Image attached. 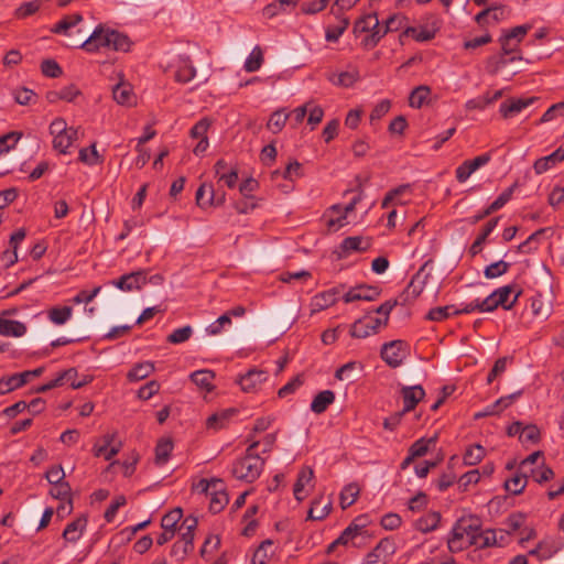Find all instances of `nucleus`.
Masks as SVG:
<instances>
[{"label":"nucleus","instance_id":"1","mask_svg":"<svg viewBox=\"0 0 564 564\" xmlns=\"http://www.w3.org/2000/svg\"><path fill=\"white\" fill-rule=\"evenodd\" d=\"M69 45L83 48L87 52H96L100 47L111 48L113 51L120 52H128L131 46V41L128 37V35L121 32L98 26L86 41L82 43L74 41Z\"/></svg>","mask_w":564,"mask_h":564},{"label":"nucleus","instance_id":"2","mask_svg":"<svg viewBox=\"0 0 564 564\" xmlns=\"http://www.w3.org/2000/svg\"><path fill=\"white\" fill-rule=\"evenodd\" d=\"M531 24H523L518 25L509 31L503 32V34L499 39V43L501 45V54L498 58H490L488 61V72L490 74H497L502 67H505L507 64L513 62V61H521V55H513L511 57H508L511 55V41H516L517 44H520L524 36L528 34V32L531 30Z\"/></svg>","mask_w":564,"mask_h":564},{"label":"nucleus","instance_id":"3","mask_svg":"<svg viewBox=\"0 0 564 564\" xmlns=\"http://www.w3.org/2000/svg\"><path fill=\"white\" fill-rule=\"evenodd\" d=\"M259 441H253L246 449L243 457L237 459L232 465V475L246 482H253L257 480L264 466V459L256 453L259 446Z\"/></svg>","mask_w":564,"mask_h":564},{"label":"nucleus","instance_id":"4","mask_svg":"<svg viewBox=\"0 0 564 564\" xmlns=\"http://www.w3.org/2000/svg\"><path fill=\"white\" fill-rule=\"evenodd\" d=\"M367 523V516L357 517L336 539V543H340L341 545L351 544L355 547H360L365 544L366 539L369 538L366 529Z\"/></svg>","mask_w":564,"mask_h":564},{"label":"nucleus","instance_id":"5","mask_svg":"<svg viewBox=\"0 0 564 564\" xmlns=\"http://www.w3.org/2000/svg\"><path fill=\"white\" fill-rule=\"evenodd\" d=\"M386 326L387 318H376L367 315L351 324L349 334L354 338H366L371 334H377L381 327Z\"/></svg>","mask_w":564,"mask_h":564},{"label":"nucleus","instance_id":"6","mask_svg":"<svg viewBox=\"0 0 564 564\" xmlns=\"http://www.w3.org/2000/svg\"><path fill=\"white\" fill-rule=\"evenodd\" d=\"M408 348V344L404 340L395 339L384 343L380 350L382 360L391 368L401 366L404 358V350Z\"/></svg>","mask_w":564,"mask_h":564},{"label":"nucleus","instance_id":"7","mask_svg":"<svg viewBox=\"0 0 564 564\" xmlns=\"http://www.w3.org/2000/svg\"><path fill=\"white\" fill-rule=\"evenodd\" d=\"M394 552V542L388 538L381 539L376 547L367 554L364 564H384Z\"/></svg>","mask_w":564,"mask_h":564},{"label":"nucleus","instance_id":"8","mask_svg":"<svg viewBox=\"0 0 564 564\" xmlns=\"http://www.w3.org/2000/svg\"><path fill=\"white\" fill-rule=\"evenodd\" d=\"M207 496H210L209 511L213 513H219L227 506L229 498L226 492L223 480L214 479L213 489Z\"/></svg>","mask_w":564,"mask_h":564},{"label":"nucleus","instance_id":"9","mask_svg":"<svg viewBox=\"0 0 564 564\" xmlns=\"http://www.w3.org/2000/svg\"><path fill=\"white\" fill-rule=\"evenodd\" d=\"M400 393L403 400L402 411L404 413L414 410L419 402L422 401L425 397V390L421 384L402 387Z\"/></svg>","mask_w":564,"mask_h":564},{"label":"nucleus","instance_id":"10","mask_svg":"<svg viewBox=\"0 0 564 564\" xmlns=\"http://www.w3.org/2000/svg\"><path fill=\"white\" fill-rule=\"evenodd\" d=\"M426 267V263L421 267V269L412 276L411 281L404 289V291L399 295L400 304H406L411 301H414L422 292L425 285V280H420L421 273Z\"/></svg>","mask_w":564,"mask_h":564},{"label":"nucleus","instance_id":"11","mask_svg":"<svg viewBox=\"0 0 564 564\" xmlns=\"http://www.w3.org/2000/svg\"><path fill=\"white\" fill-rule=\"evenodd\" d=\"M536 99V97L508 98L503 102H501L499 107V112L505 119L511 118L514 115L522 111L524 108L532 105Z\"/></svg>","mask_w":564,"mask_h":564},{"label":"nucleus","instance_id":"12","mask_svg":"<svg viewBox=\"0 0 564 564\" xmlns=\"http://www.w3.org/2000/svg\"><path fill=\"white\" fill-rule=\"evenodd\" d=\"M147 283L145 272L143 270L123 274L113 284L122 291L140 290Z\"/></svg>","mask_w":564,"mask_h":564},{"label":"nucleus","instance_id":"13","mask_svg":"<svg viewBox=\"0 0 564 564\" xmlns=\"http://www.w3.org/2000/svg\"><path fill=\"white\" fill-rule=\"evenodd\" d=\"M268 379V375L263 370L250 369L237 380L238 384L245 392H254L258 387Z\"/></svg>","mask_w":564,"mask_h":564},{"label":"nucleus","instance_id":"14","mask_svg":"<svg viewBox=\"0 0 564 564\" xmlns=\"http://www.w3.org/2000/svg\"><path fill=\"white\" fill-rule=\"evenodd\" d=\"M196 76V68L188 55H178L175 80L182 84L191 82Z\"/></svg>","mask_w":564,"mask_h":564},{"label":"nucleus","instance_id":"15","mask_svg":"<svg viewBox=\"0 0 564 564\" xmlns=\"http://www.w3.org/2000/svg\"><path fill=\"white\" fill-rule=\"evenodd\" d=\"M464 530L465 529H462L457 521L453 525L451 534L447 539V546L452 553L463 551L464 549L470 546L468 539L465 534H463Z\"/></svg>","mask_w":564,"mask_h":564},{"label":"nucleus","instance_id":"16","mask_svg":"<svg viewBox=\"0 0 564 564\" xmlns=\"http://www.w3.org/2000/svg\"><path fill=\"white\" fill-rule=\"evenodd\" d=\"M339 294L338 288L321 292L313 297L312 305L314 311H323L334 305L337 302V295Z\"/></svg>","mask_w":564,"mask_h":564},{"label":"nucleus","instance_id":"17","mask_svg":"<svg viewBox=\"0 0 564 564\" xmlns=\"http://www.w3.org/2000/svg\"><path fill=\"white\" fill-rule=\"evenodd\" d=\"M500 217H495L490 219L481 229V232L476 238V240L473 242V245L469 248V253L471 257H475L482 250V245L486 242L488 236L492 232V230L498 225Z\"/></svg>","mask_w":564,"mask_h":564},{"label":"nucleus","instance_id":"18","mask_svg":"<svg viewBox=\"0 0 564 564\" xmlns=\"http://www.w3.org/2000/svg\"><path fill=\"white\" fill-rule=\"evenodd\" d=\"M334 401L335 393L332 390L321 391L314 397L311 403V411L315 414H322L330 404L334 403Z\"/></svg>","mask_w":564,"mask_h":564},{"label":"nucleus","instance_id":"19","mask_svg":"<svg viewBox=\"0 0 564 564\" xmlns=\"http://www.w3.org/2000/svg\"><path fill=\"white\" fill-rule=\"evenodd\" d=\"M314 478V470L308 467L304 466L301 468L297 475V479L293 487V494L297 501H302L305 497L302 495L305 485L310 484Z\"/></svg>","mask_w":564,"mask_h":564},{"label":"nucleus","instance_id":"20","mask_svg":"<svg viewBox=\"0 0 564 564\" xmlns=\"http://www.w3.org/2000/svg\"><path fill=\"white\" fill-rule=\"evenodd\" d=\"M87 525V518L80 516L68 523L63 532V538L68 542H76Z\"/></svg>","mask_w":564,"mask_h":564},{"label":"nucleus","instance_id":"21","mask_svg":"<svg viewBox=\"0 0 564 564\" xmlns=\"http://www.w3.org/2000/svg\"><path fill=\"white\" fill-rule=\"evenodd\" d=\"M191 381L199 387L200 389L206 390L207 392H210L214 390L213 381L215 379V372L212 370L203 369V370H196L189 376Z\"/></svg>","mask_w":564,"mask_h":564},{"label":"nucleus","instance_id":"22","mask_svg":"<svg viewBox=\"0 0 564 564\" xmlns=\"http://www.w3.org/2000/svg\"><path fill=\"white\" fill-rule=\"evenodd\" d=\"M197 518L189 516L183 520L181 525V529H184L185 531L182 533L181 540L178 542L183 543L184 546L191 551L194 549V532L197 528Z\"/></svg>","mask_w":564,"mask_h":564},{"label":"nucleus","instance_id":"23","mask_svg":"<svg viewBox=\"0 0 564 564\" xmlns=\"http://www.w3.org/2000/svg\"><path fill=\"white\" fill-rule=\"evenodd\" d=\"M379 26V20L376 13H369L357 19L354 23L352 33L359 36L361 33L369 32Z\"/></svg>","mask_w":564,"mask_h":564},{"label":"nucleus","instance_id":"24","mask_svg":"<svg viewBox=\"0 0 564 564\" xmlns=\"http://www.w3.org/2000/svg\"><path fill=\"white\" fill-rule=\"evenodd\" d=\"M527 484H528L527 471L521 470V468H519L518 471L510 479L506 480L505 488L507 491L517 496V495L522 494Z\"/></svg>","mask_w":564,"mask_h":564},{"label":"nucleus","instance_id":"25","mask_svg":"<svg viewBox=\"0 0 564 564\" xmlns=\"http://www.w3.org/2000/svg\"><path fill=\"white\" fill-rule=\"evenodd\" d=\"M26 333V326L20 321L0 318V335L21 337Z\"/></svg>","mask_w":564,"mask_h":564},{"label":"nucleus","instance_id":"26","mask_svg":"<svg viewBox=\"0 0 564 564\" xmlns=\"http://www.w3.org/2000/svg\"><path fill=\"white\" fill-rule=\"evenodd\" d=\"M28 383L24 372L13 373L0 379V394L9 393Z\"/></svg>","mask_w":564,"mask_h":564},{"label":"nucleus","instance_id":"27","mask_svg":"<svg viewBox=\"0 0 564 564\" xmlns=\"http://www.w3.org/2000/svg\"><path fill=\"white\" fill-rule=\"evenodd\" d=\"M274 542L272 540H264L254 551L251 562L252 564H265L274 554Z\"/></svg>","mask_w":564,"mask_h":564},{"label":"nucleus","instance_id":"28","mask_svg":"<svg viewBox=\"0 0 564 564\" xmlns=\"http://www.w3.org/2000/svg\"><path fill=\"white\" fill-rule=\"evenodd\" d=\"M441 521V513L431 511L415 521V529L427 533L435 530Z\"/></svg>","mask_w":564,"mask_h":564},{"label":"nucleus","instance_id":"29","mask_svg":"<svg viewBox=\"0 0 564 564\" xmlns=\"http://www.w3.org/2000/svg\"><path fill=\"white\" fill-rule=\"evenodd\" d=\"M470 546L474 545L477 549H485L497 544L496 533L494 530L482 531L481 529L468 540Z\"/></svg>","mask_w":564,"mask_h":564},{"label":"nucleus","instance_id":"30","mask_svg":"<svg viewBox=\"0 0 564 564\" xmlns=\"http://www.w3.org/2000/svg\"><path fill=\"white\" fill-rule=\"evenodd\" d=\"M362 242L364 238L359 236L345 238L340 243V249L343 253H339L338 258H344L350 251H366L369 248L370 243L367 242L365 246H362Z\"/></svg>","mask_w":564,"mask_h":564},{"label":"nucleus","instance_id":"31","mask_svg":"<svg viewBox=\"0 0 564 564\" xmlns=\"http://www.w3.org/2000/svg\"><path fill=\"white\" fill-rule=\"evenodd\" d=\"M531 310L534 316L547 318L552 313V303L550 300L542 299V295L538 293L531 299Z\"/></svg>","mask_w":564,"mask_h":564},{"label":"nucleus","instance_id":"32","mask_svg":"<svg viewBox=\"0 0 564 564\" xmlns=\"http://www.w3.org/2000/svg\"><path fill=\"white\" fill-rule=\"evenodd\" d=\"M237 413L236 409H226L220 412L212 414L207 421L206 425L208 429L219 430L226 426L229 419Z\"/></svg>","mask_w":564,"mask_h":564},{"label":"nucleus","instance_id":"33","mask_svg":"<svg viewBox=\"0 0 564 564\" xmlns=\"http://www.w3.org/2000/svg\"><path fill=\"white\" fill-rule=\"evenodd\" d=\"M173 449V442L171 438H161L155 446V464L163 466L167 463Z\"/></svg>","mask_w":564,"mask_h":564},{"label":"nucleus","instance_id":"34","mask_svg":"<svg viewBox=\"0 0 564 564\" xmlns=\"http://www.w3.org/2000/svg\"><path fill=\"white\" fill-rule=\"evenodd\" d=\"M321 505H322V497L316 498L312 501V506L307 512V520H313V521L323 520L329 514V512L332 510V502L328 501L323 506H321Z\"/></svg>","mask_w":564,"mask_h":564},{"label":"nucleus","instance_id":"35","mask_svg":"<svg viewBox=\"0 0 564 564\" xmlns=\"http://www.w3.org/2000/svg\"><path fill=\"white\" fill-rule=\"evenodd\" d=\"M338 19V24L336 25H329L326 28L325 31V39L327 42H337L341 34L347 30L349 26V19L346 17H343V14H339V17H336Z\"/></svg>","mask_w":564,"mask_h":564},{"label":"nucleus","instance_id":"36","mask_svg":"<svg viewBox=\"0 0 564 564\" xmlns=\"http://www.w3.org/2000/svg\"><path fill=\"white\" fill-rule=\"evenodd\" d=\"M154 370L153 362H139L128 372L127 378L129 381H140L148 378Z\"/></svg>","mask_w":564,"mask_h":564},{"label":"nucleus","instance_id":"37","mask_svg":"<svg viewBox=\"0 0 564 564\" xmlns=\"http://www.w3.org/2000/svg\"><path fill=\"white\" fill-rule=\"evenodd\" d=\"M562 161H563V159L557 149L553 153H551L544 158L538 159L533 164V169L536 174H542V173L546 172L547 170H550L551 167H553L556 163L562 162Z\"/></svg>","mask_w":564,"mask_h":564},{"label":"nucleus","instance_id":"38","mask_svg":"<svg viewBox=\"0 0 564 564\" xmlns=\"http://www.w3.org/2000/svg\"><path fill=\"white\" fill-rule=\"evenodd\" d=\"M113 99L123 106H131L134 102V96L129 85L117 84L112 89Z\"/></svg>","mask_w":564,"mask_h":564},{"label":"nucleus","instance_id":"39","mask_svg":"<svg viewBox=\"0 0 564 564\" xmlns=\"http://www.w3.org/2000/svg\"><path fill=\"white\" fill-rule=\"evenodd\" d=\"M431 95V88L426 85H420L415 87L409 96V105L412 108L420 109L424 102L426 101L427 97Z\"/></svg>","mask_w":564,"mask_h":564},{"label":"nucleus","instance_id":"40","mask_svg":"<svg viewBox=\"0 0 564 564\" xmlns=\"http://www.w3.org/2000/svg\"><path fill=\"white\" fill-rule=\"evenodd\" d=\"M73 308L70 306H54L48 310V319L55 325H63L72 317Z\"/></svg>","mask_w":564,"mask_h":564},{"label":"nucleus","instance_id":"41","mask_svg":"<svg viewBox=\"0 0 564 564\" xmlns=\"http://www.w3.org/2000/svg\"><path fill=\"white\" fill-rule=\"evenodd\" d=\"M457 522L462 529H465L463 534H465L468 540H471V536L475 535L481 528L479 518L474 516L462 517L457 520Z\"/></svg>","mask_w":564,"mask_h":564},{"label":"nucleus","instance_id":"42","mask_svg":"<svg viewBox=\"0 0 564 564\" xmlns=\"http://www.w3.org/2000/svg\"><path fill=\"white\" fill-rule=\"evenodd\" d=\"M359 487L357 484L351 482L344 487V489L340 492V507L343 509H346L350 507L358 498L359 495Z\"/></svg>","mask_w":564,"mask_h":564},{"label":"nucleus","instance_id":"43","mask_svg":"<svg viewBox=\"0 0 564 564\" xmlns=\"http://www.w3.org/2000/svg\"><path fill=\"white\" fill-rule=\"evenodd\" d=\"M70 486L67 481L53 484V488L51 489V495L55 499L59 500H66L68 501V510L67 513H69L73 510V503L70 498Z\"/></svg>","mask_w":564,"mask_h":564},{"label":"nucleus","instance_id":"44","mask_svg":"<svg viewBox=\"0 0 564 564\" xmlns=\"http://www.w3.org/2000/svg\"><path fill=\"white\" fill-rule=\"evenodd\" d=\"M485 453H486L485 448L479 444L469 446L466 449L464 457H463L464 465H466V466L477 465L484 458Z\"/></svg>","mask_w":564,"mask_h":564},{"label":"nucleus","instance_id":"45","mask_svg":"<svg viewBox=\"0 0 564 564\" xmlns=\"http://www.w3.org/2000/svg\"><path fill=\"white\" fill-rule=\"evenodd\" d=\"M183 517V511L181 508H175L163 516L161 520V527L163 530H171L172 532L176 531V525Z\"/></svg>","mask_w":564,"mask_h":564},{"label":"nucleus","instance_id":"46","mask_svg":"<svg viewBox=\"0 0 564 564\" xmlns=\"http://www.w3.org/2000/svg\"><path fill=\"white\" fill-rule=\"evenodd\" d=\"M436 436L430 437V438H420L415 441L409 448V452L412 454V457H422L429 452V447L431 444L436 443Z\"/></svg>","mask_w":564,"mask_h":564},{"label":"nucleus","instance_id":"47","mask_svg":"<svg viewBox=\"0 0 564 564\" xmlns=\"http://www.w3.org/2000/svg\"><path fill=\"white\" fill-rule=\"evenodd\" d=\"M453 311H456L454 305L437 306L431 308L426 314V319L433 322H443L453 315Z\"/></svg>","mask_w":564,"mask_h":564},{"label":"nucleus","instance_id":"48","mask_svg":"<svg viewBox=\"0 0 564 564\" xmlns=\"http://www.w3.org/2000/svg\"><path fill=\"white\" fill-rule=\"evenodd\" d=\"M511 264L509 262H506L503 260H499L497 262H494L489 265H487L484 270V274L487 279H496L498 276L503 275L508 272Z\"/></svg>","mask_w":564,"mask_h":564},{"label":"nucleus","instance_id":"49","mask_svg":"<svg viewBox=\"0 0 564 564\" xmlns=\"http://www.w3.org/2000/svg\"><path fill=\"white\" fill-rule=\"evenodd\" d=\"M263 63V53L260 46H256L245 62V69L249 73L258 70Z\"/></svg>","mask_w":564,"mask_h":564},{"label":"nucleus","instance_id":"50","mask_svg":"<svg viewBox=\"0 0 564 564\" xmlns=\"http://www.w3.org/2000/svg\"><path fill=\"white\" fill-rule=\"evenodd\" d=\"M541 432L535 424H528L525 426L522 425L521 434L519 440L521 443H532L536 444L540 442Z\"/></svg>","mask_w":564,"mask_h":564},{"label":"nucleus","instance_id":"51","mask_svg":"<svg viewBox=\"0 0 564 564\" xmlns=\"http://www.w3.org/2000/svg\"><path fill=\"white\" fill-rule=\"evenodd\" d=\"M328 79L335 85L351 87L359 79V73L343 72L339 75H332Z\"/></svg>","mask_w":564,"mask_h":564},{"label":"nucleus","instance_id":"52","mask_svg":"<svg viewBox=\"0 0 564 564\" xmlns=\"http://www.w3.org/2000/svg\"><path fill=\"white\" fill-rule=\"evenodd\" d=\"M83 20V17L78 13L66 15L53 28L54 33H66L70 28L75 26Z\"/></svg>","mask_w":564,"mask_h":564},{"label":"nucleus","instance_id":"53","mask_svg":"<svg viewBox=\"0 0 564 564\" xmlns=\"http://www.w3.org/2000/svg\"><path fill=\"white\" fill-rule=\"evenodd\" d=\"M289 118V115L288 113H284L283 111L281 110H276L274 111L268 123H267V127L269 130H271L273 133H278L280 132L283 127L285 126V122Z\"/></svg>","mask_w":564,"mask_h":564},{"label":"nucleus","instance_id":"54","mask_svg":"<svg viewBox=\"0 0 564 564\" xmlns=\"http://www.w3.org/2000/svg\"><path fill=\"white\" fill-rule=\"evenodd\" d=\"M525 521V514L522 512H513L505 521L506 532L512 534L518 531Z\"/></svg>","mask_w":564,"mask_h":564},{"label":"nucleus","instance_id":"55","mask_svg":"<svg viewBox=\"0 0 564 564\" xmlns=\"http://www.w3.org/2000/svg\"><path fill=\"white\" fill-rule=\"evenodd\" d=\"M193 329L189 325L173 330L166 338L171 344H182L191 338Z\"/></svg>","mask_w":564,"mask_h":564},{"label":"nucleus","instance_id":"56","mask_svg":"<svg viewBox=\"0 0 564 564\" xmlns=\"http://www.w3.org/2000/svg\"><path fill=\"white\" fill-rule=\"evenodd\" d=\"M42 74L50 78H57L63 74L62 67L57 64L55 59H44L41 63Z\"/></svg>","mask_w":564,"mask_h":564},{"label":"nucleus","instance_id":"57","mask_svg":"<svg viewBox=\"0 0 564 564\" xmlns=\"http://www.w3.org/2000/svg\"><path fill=\"white\" fill-rule=\"evenodd\" d=\"M403 34L413 37L417 42H426L434 37V32L424 28L416 29L410 26L403 32Z\"/></svg>","mask_w":564,"mask_h":564},{"label":"nucleus","instance_id":"58","mask_svg":"<svg viewBox=\"0 0 564 564\" xmlns=\"http://www.w3.org/2000/svg\"><path fill=\"white\" fill-rule=\"evenodd\" d=\"M228 325H231V319H229L228 315L224 313L215 322L208 325L206 332L208 335L215 336L220 334Z\"/></svg>","mask_w":564,"mask_h":564},{"label":"nucleus","instance_id":"59","mask_svg":"<svg viewBox=\"0 0 564 564\" xmlns=\"http://www.w3.org/2000/svg\"><path fill=\"white\" fill-rule=\"evenodd\" d=\"M21 137H22V133L17 132V131H11L4 135H1L0 137L1 152L3 153V152L10 151L15 145V143L20 140Z\"/></svg>","mask_w":564,"mask_h":564},{"label":"nucleus","instance_id":"60","mask_svg":"<svg viewBox=\"0 0 564 564\" xmlns=\"http://www.w3.org/2000/svg\"><path fill=\"white\" fill-rule=\"evenodd\" d=\"M530 475L536 482L543 484L554 477V471L552 470V468L543 465L542 468L540 469L531 468Z\"/></svg>","mask_w":564,"mask_h":564},{"label":"nucleus","instance_id":"61","mask_svg":"<svg viewBox=\"0 0 564 564\" xmlns=\"http://www.w3.org/2000/svg\"><path fill=\"white\" fill-rule=\"evenodd\" d=\"M557 116H564V102L552 105L541 117L539 123H545L554 120Z\"/></svg>","mask_w":564,"mask_h":564},{"label":"nucleus","instance_id":"62","mask_svg":"<svg viewBox=\"0 0 564 564\" xmlns=\"http://www.w3.org/2000/svg\"><path fill=\"white\" fill-rule=\"evenodd\" d=\"M457 479V475L453 469L447 468L445 473L441 475V477L436 481V486L440 491L447 490Z\"/></svg>","mask_w":564,"mask_h":564},{"label":"nucleus","instance_id":"63","mask_svg":"<svg viewBox=\"0 0 564 564\" xmlns=\"http://www.w3.org/2000/svg\"><path fill=\"white\" fill-rule=\"evenodd\" d=\"M370 34L365 36L361 41V46L364 48H373L378 45L379 41L386 35L383 34V31L381 32L380 28L377 26V29L369 31Z\"/></svg>","mask_w":564,"mask_h":564},{"label":"nucleus","instance_id":"64","mask_svg":"<svg viewBox=\"0 0 564 564\" xmlns=\"http://www.w3.org/2000/svg\"><path fill=\"white\" fill-rule=\"evenodd\" d=\"M160 389V383L155 380L149 381L144 386H142L138 391V397L141 400L151 399Z\"/></svg>","mask_w":564,"mask_h":564}]
</instances>
